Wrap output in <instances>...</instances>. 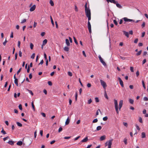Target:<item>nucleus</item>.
Wrapping results in <instances>:
<instances>
[{
  "label": "nucleus",
  "mask_w": 148,
  "mask_h": 148,
  "mask_svg": "<svg viewBox=\"0 0 148 148\" xmlns=\"http://www.w3.org/2000/svg\"><path fill=\"white\" fill-rule=\"evenodd\" d=\"M114 107L115 109L116 112L118 114L119 113V110L120 111L122 107L123 104V101L120 100L119 104V109L118 107V104L117 100L115 99H114Z\"/></svg>",
  "instance_id": "1"
},
{
  "label": "nucleus",
  "mask_w": 148,
  "mask_h": 148,
  "mask_svg": "<svg viewBox=\"0 0 148 148\" xmlns=\"http://www.w3.org/2000/svg\"><path fill=\"white\" fill-rule=\"evenodd\" d=\"M113 139H110L106 142L105 144L106 147L108 146V148H111Z\"/></svg>",
  "instance_id": "2"
},
{
  "label": "nucleus",
  "mask_w": 148,
  "mask_h": 148,
  "mask_svg": "<svg viewBox=\"0 0 148 148\" xmlns=\"http://www.w3.org/2000/svg\"><path fill=\"white\" fill-rule=\"evenodd\" d=\"M100 80L101 85L105 89L107 86L106 82L102 79H100Z\"/></svg>",
  "instance_id": "3"
},
{
  "label": "nucleus",
  "mask_w": 148,
  "mask_h": 148,
  "mask_svg": "<svg viewBox=\"0 0 148 148\" xmlns=\"http://www.w3.org/2000/svg\"><path fill=\"white\" fill-rule=\"evenodd\" d=\"M124 21L125 22H135V21L131 19H130L127 18V17H124L123 18Z\"/></svg>",
  "instance_id": "4"
},
{
  "label": "nucleus",
  "mask_w": 148,
  "mask_h": 148,
  "mask_svg": "<svg viewBox=\"0 0 148 148\" xmlns=\"http://www.w3.org/2000/svg\"><path fill=\"white\" fill-rule=\"evenodd\" d=\"M99 60L102 63V64L104 66H106V63L103 61V59L102 58L101 56L100 55H99Z\"/></svg>",
  "instance_id": "5"
},
{
  "label": "nucleus",
  "mask_w": 148,
  "mask_h": 148,
  "mask_svg": "<svg viewBox=\"0 0 148 148\" xmlns=\"http://www.w3.org/2000/svg\"><path fill=\"white\" fill-rule=\"evenodd\" d=\"M85 13L86 16L91 15L90 10L89 8L85 9Z\"/></svg>",
  "instance_id": "6"
},
{
  "label": "nucleus",
  "mask_w": 148,
  "mask_h": 148,
  "mask_svg": "<svg viewBox=\"0 0 148 148\" xmlns=\"http://www.w3.org/2000/svg\"><path fill=\"white\" fill-rule=\"evenodd\" d=\"M88 140V137H86L84 138L83 140H82L79 144H81L82 143L86 142Z\"/></svg>",
  "instance_id": "7"
},
{
  "label": "nucleus",
  "mask_w": 148,
  "mask_h": 148,
  "mask_svg": "<svg viewBox=\"0 0 148 148\" xmlns=\"http://www.w3.org/2000/svg\"><path fill=\"white\" fill-rule=\"evenodd\" d=\"M118 79L119 81L120 84L121 85V86L122 87H124V85L123 84V81H122L121 78L119 77H118Z\"/></svg>",
  "instance_id": "8"
},
{
  "label": "nucleus",
  "mask_w": 148,
  "mask_h": 148,
  "mask_svg": "<svg viewBox=\"0 0 148 148\" xmlns=\"http://www.w3.org/2000/svg\"><path fill=\"white\" fill-rule=\"evenodd\" d=\"M36 6L35 5H34L29 10L30 12L34 11L35 9Z\"/></svg>",
  "instance_id": "9"
},
{
  "label": "nucleus",
  "mask_w": 148,
  "mask_h": 148,
  "mask_svg": "<svg viewBox=\"0 0 148 148\" xmlns=\"http://www.w3.org/2000/svg\"><path fill=\"white\" fill-rule=\"evenodd\" d=\"M123 32L125 36L128 38L129 37V33L127 32H126L125 31H123Z\"/></svg>",
  "instance_id": "10"
},
{
  "label": "nucleus",
  "mask_w": 148,
  "mask_h": 148,
  "mask_svg": "<svg viewBox=\"0 0 148 148\" xmlns=\"http://www.w3.org/2000/svg\"><path fill=\"white\" fill-rule=\"evenodd\" d=\"M66 43L67 46L69 47L70 46V44L69 42V40L67 39H66Z\"/></svg>",
  "instance_id": "11"
},
{
  "label": "nucleus",
  "mask_w": 148,
  "mask_h": 148,
  "mask_svg": "<svg viewBox=\"0 0 148 148\" xmlns=\"http://www.w3.org/2000/svg\"><path fill=\"white\" fill-rule=\"evenodd\" d=\"M106 1L107 2H110L114 4L116 3V2H117V1H115V0H106Z\"/></svg>",
  "instance_id": "12"
},
{
  "label": "nucleus",
  "mask_w": 148,
  "mask_h": 148,
  "mask_svg": "<svg viewBox=\"0 0 148 148\" xmlns=\"http://www.w3.org/2000/svg\"><path fill=\"white\" fill-rule=\"evenodd\" d=\"M106 136L105 135H103L101 136L100 138V140L101 141H102L104 140L106 138Z\"/></svg>",
  "instance_id": "13"
},
{
  "label": "nucleus",
  "mask_w": 148,
  "mask_h": 148,
  "mask_svg": "<svg viewBox=\"0 0 148 148\" xmlns=\"http://www.w3.org/2000/svg\"><path fill=\"white\" fill-rule=\"evenodd\" d=\"M64 50L65 51H68L69 50V47L67 46L65 47L64 48Z\"/></svg>",
  "instance_id": "14"
},
{
  "label": "nucleus",
  "mask_w": 148,
  "mask_h": 148,
  "mask_svg": "<svg viewBox=\"0 0 148 148\" xmlns=\"http://www.w3.org/2000/svg\"><path fill=\"white\" fill-rule=\"evenodd\" d=\"M47 39H45L43 41L42 46L45 45L47 43Z\"/></svg>",
  "instance_id": "15"
},
{
  "label": "nucleus",
  "mask_w": 148,
  "mask_h": 148,
  "mask_svg": "<svg viewBox=\"0 0 148 148\" xmlns=\"http://www.w3.org/2000/svg\"><path fill=\"white\" fill-rule=\"evenodd\" d=\"M70 122V120L69 119V117H68L66 121L65 122V125H68Z\"/></svg>",
  "instance_id": "16"
},
{
  "label": "nucleus",
  "mask_w": 148,
  "mask_h": 148,
  "mask_svg": "<svg viewBox=\"0 0 148 148\" xmlns=\"http://www.w3.org/2000/svg\"><path fill=\"white\" fill-rule=\"evenodd\" d=\"M22 143V142L21 141H20L17 143L16 145L18 146H21Z\"/></svg>",
  "instance_id": "17"
},
{
  "label": "nucleus",
  "mask_w": 148,
  "mask_h": 148,
  "mask_svg": "<svg viewBox=\"0 0 148 148\" xmlns=\"http://www.w3.org/2000/svg\"><path fill=\"white\" fill-rule=\"evenodd\" d=\"M116 5V6L119 8H121L122 6H121L119 3H118L117 2H116V3H115Z\"/></svg>",
  "instance_id": "18"
},
{
  "label": "nucleus",
  "mask_w": 148,
  "mask_h": 148,
  "mask_svg": "<svg viewBox=\"0 0 148 148\" xmlns=\"http://www.w3.org/2000/svg\"><path fill=\"white\" fill-rule=\"evenodd\" d=\"M8 143L10 145H13L14 144V142L12 140H10L9 141Z\"/></svg>",
  "instance_id": "19"
},
{
  "label": "nucleus",
  "mask_w": 148,
  "mask_h": 148,
  "mask_svg": "<svg viewBox=\"0 0 148 148\" xmlns=\"http://www.w3.org/2000/svg\"><path fill=\"white\" fill-rule=\"evenodd\" d=\"M50 18L51 19V23L53 26H54V22H53V20L52 19V17H51V16H50Z\"/></svg>",
  "instance_id": "20"
},
{
  "label": "nucleus",
  "mask_w": 148,
  "mask_h": 148,
  "mask_svg": "<svg viewBox=\"0 0 148 148\" xmlns=\"http://www.w3.org/2000/svg\"><path fill=\"white\" fill-rule=\"evenodd\" d=\"M141 137L142 138H145V132H143L141 133Z\"/></svg>",
  "instance_id": "21"
},
{
  "label": "nucleus",
  "mask_w": 148,
  "mask_h": 148,
  "mask_svg": "<svg viewBox=\"0 0 148 148\" xmlns=\"http://www.w3.org/2000/svg\"><path fill=\"white\" fill-rule=\"evenodd\" d=\"M14 83L17 86H18V79L17 78H15L14 79Z\"/></svg>",
  "instance_id": "22"
},
{
  "label": "nucleus",
  "mask_w": 148,
  "mask_h": 148,
  "mask_svg": "<svg viewBox=\"0 0 148 148\" xmlns=\"http://www.w3.org/2000/svg\"><path fill=\"white\" fill-rule=\"evenodd\" d=\"M88 28H91V25L90 21H88Z\"/></svg>",
  "instance_id": "23"
},
{
  "label": "nucleus",
  "mask_w": 148,
  "mask_h": 148,
  "mask_svg": "<svg viewBox=\"0 0 148 148\" xmlns=\"http://www.w3.org/2000/svg\"><path fill=\"white\" fill-rule=\"evenodd\" d=\"M142 52V50L140 51L137 53H136V55L137 56H138L140 55L141 54Z\"/></svg>",
  "instance_id": "24"
},
{
  "label": "nucleus",
  "mask_w": 148,
  "mask_h": 148,
  "mask_svg": "<svg viewBox=\"0 0 148 148\" xmlns=\"http://www.w3.org/2000/svg\"><path fill=\"white\" fill-rule=\"evenodd\" d=\"M102 127L101 126H99L97 127L96 130L97 131H99L101 130Z\"/></svg>",
  "instance_id": "25"
},
{
  "label": "nucleus",
  "mask_w": 148,
  "mask_h": 148,
  "mask_svg": "<svg viewBox=\"0 0 148 148\" xmlns=\"http://www.w3.org/2000/svg\"><path fill=\"white\" fill-rule=\"evenodd\" d=\"M50 3L51 6H53L54 4L53 1L52 0H50L49 2Z\"/></svg>",
  "instance_id": "26"
},
{
  "label": "nucleus",
  "mask_w": 148,
  "mask_h": 148,
  "mask_svg": "<svg viewBox=\"0 0 148 148\" xmlns=\"http://www.w3.org/2000/svg\"><path fill=\"white\" fill-rule=\"evenodd\" d=\"M138 120L139 122L141 123H143L142 119L141 117H139Z\"/></svg>",
  "instance_id": "27"
},
{
  "label": "nucleus",
  "mask_w": 148,
  "mask_h": 148,
  "mask_svg": "<svg viewBox=\"0 0 148 148\" xmlns=\"http://www.w3.org/2000/svg\"><path fill=\"white\" fill-rule=\"evenodd\" d=\"M129 102L130 103L132 104L134 103V101L132 99H129Z\"/></svg>",
  "instance_id": "28"
},
{
  "label": "nucleus",
  "mask_w": 148,
  "mask_h": 148,
  "mask_svg": "<svg viewBox=\"0 0 148 148\" xmlns=\"http://www.w3.org/2000/svg\"><path fill=\"white\" fill-rule=\"evenodd\" d=\"M16 124L18 126H19V127H22V124L19 122H16Z\"/></svg>",
  "instance_id": "29"
},
{
  "label": "nucleus",
  "mask_w": 148,
  "mask_h": 148,
  "mask_svg": "<svg viewBox=\"0 0 148 148\" xmlns=\"http://www.w3.org/2000/svg\"><path fill=\"white\" fill-rule=\"evenodd\" d=\"M123 142L125 145H127V139L126 138H124Z\"/></svg>",
  "instance_id": "30"
},
{
  "label": "nucleus",
  "mask_w": 148,
  "mask_h": 148,
  "mask_svg": "<svg viewBox=\"0 0 148 148\" xmlns=\"http://www.w3.org/2000/svg\"><path fill=\"white\" fill-rule=\"evenodd\" d=\"M73 38L74 40V41L75 42L76 45H78V43L76 39L75 38V37H73Z\"/></svg>",
  "instance_id": "31"
},
{
  "label": "nucleus",
  "mask_w": 148,
  "mask_h": 148,
  "mask_svg": "<svg viewBox=\"0 0 148 148\" xmlns=\"http://www.w3.org/2000/svg\"><path fill=\"white\" fill-rule=\"evenodd\" d=\"M86 16L88 18V21H89L91 19V15H88Z\"/></svg>",
  "instance_id": "32"
},
{
  "label": "nucleus",
  "mask_w": 148,
  "mask_h": 148,
  "mask_svg": "<svg viewBox=\"0 0 148 148\" xmlns=\"http://www.w3.org/2000/svg\"><path fill=\"white\" fill-rule=\"evenodd\" d=\"M142 84L143 87H144V88L145 89L146 87L145 86V82H144V80H142Z\"/></svg>",
  "instance_id": "33"
},
{
  "label": "nucleus",
  "mask_w": 148,
  "mask_h": 148,
  "mask_svg": "<svg viewBox=\"0 0 148 148\" xmlns=\"http://www.w3.org/2000/svg\"><path fill=\"white\" fill-rule=\"evenodd\" d=\"M1 132L3 134H6L5 131L4 130L3 128L2 129Z\"/></svg>",
  "instance_id": "34"
},
{
  "label": "nucleus",
  "mask_w": 148,
  "mask_h": 148,
  "mask_svg": "<svg viewBox=\"0 0 148 148\" xmlns=\"http://www.w3.org/2000/svg\"><path fill=\"white\" fill-rule=\"evenodd\" d=\"M30 48L31 49H32L33 48V47H34V45L32 43H30Z\"/></svg>",
  "instance_id": "35"
},
{
  "label": "nucleus",
  "mask_w": 148,
  "mask_h": 148,
  "mask_svg": "<svg viewBox=\"0 0 148 148\" xmlns=\"http://www.w3.org/2000/svg\"><path fill=\"white\" fill-rule=\"evenodd\" d=\"M68 75L69 76H72L73 75L72 73L69 71L68 72Z\"/></svg>",
  "instance_id": "36"
},
{
  "label": "nucleus",
  "mask_w": 148,
  "mask_h": 148,
  "mask_svg": "<svg viewBox=\"0 0 148 148\" xmlns=\"http://www.w3.org/2000/svg\"><path fill=\"white\" fill-rule=\"evenodd\" d=\"M98 121V119H95L93 121H92V123H96Z\"/></svg>",
  "instance_id": "37"
},
{
  "label": "nucleus",
  "mask_w": 148,
  "mask_h": 148,
  "mask_svg": "<svg viewBox=\"0 0 148 148\" xmlns=\"http://www.w3.org/2000/svg\"><path fill=\"white\" fill-rule=\"evenodd\" d=\"M35 57V53H33L32 54L31 56V58L33 59Z\"/></svg>",
  "instance_id": "38"
},
{
  "label": "nucleus",
  "mask_w": 148,
  "mask_h": 148,
  "mask_svg": "<svg viewBox=\"0 0 148 148\" xmlns=\"http://www.w3.org/2000/svg\"><path fill=\"white\" fill-rule=\"evenodd\" d=\"M32 108H33V110L34 111H35V106H34V104H33V102L32 103Z\"/></svg>",
  "instance_id": "39"
},
{
  "label": "nucleus",
  "mask_w": 148,
  "mask_h": 148,
  "mask_svg": "<svg viewBox=\"0 0 148 148\" xmlns=\"http://www.w3.org/2000/svg\"><path fill=\"white\" fill-rule=\"evenodd\" d=\"M108 117L107 116H106L105 117H104L103 118V121H106L108 120Z\"/></svg>",
  "instance_id": "40"
},
{
  "label": "nucleus",
  "mask_w": 148,
  "mask_h": 148,
  "mask_svg": "<svg viewBox=\"0 0 148 148\" xmlns=\"http://www.w3.org/2000/svg\"><path fill=\"white\" fill-rule=\"evenodd\" d=\"M92 102V100L91 99H89L88 101V104H90Z\"/></svg>",
  "instance_id": "41"
},
{
  "label": "nucleus",
  "mask_w": 148,
  "mask_h": 148,
  "mask_svg": "<svg viewBox=\"0 0 148 148\" xmlns=\"http://www.w3.org/2000/svg\"><path fill=\"white\" fill-rule=\"evenodd\" d=\"M95 101L96 102H98L99 101V98L98 97H95Z\"/></svg>",
  "instance_id": "42"
},
{
  "label": "nucleus",
  "mask_w": 148,
  "mask_h": 148,
  "mask_svg": "<svg viewBox=\"0 0 148 148\" xmlns=\"http://www.w3.org/2000/svg\"><path fill=\"white\" fill-rule=\"evenodd\" d=\"M130 70L132 72H134V68H133V67H132V66L130 67Z\"/></svg>",
  "instance_id": "43"
},
{
  "label": "nucleus",
  "mask_w": 148,
  "mask_h": 148,
  "mask_svg": "<svg viewBox=\"0 0 148 148\" xmlns=\"http://www.w3.org/2000/svg\"><path fill=\"white\" fill-rule=\"evenodd\" d=\"M113 22H114V23L116 25H117V24H118V23H117V21H116V20H113Z\"/></svg>",
  "instance_id": "44"
},
{
  "label": "nucleus",
  "mask_w": 148,
  "mask_h": 148,
  "mask_svg": "<svg viewBox=\"0 0 148 148\" xmlns=\"http://www.w3.org/2000/svg\"><path fill=\"white\" fill-rule=\"evenodd\" d=\"M26 20L25 19H24L21 22V23H23L26 22Z\"/></svg>",
  "instance_id": "45"
},
{
  "label": "nucleus",
  "mask_w": 148,
  "mask_h": 148,
  "mask_svg": "<svg viewBox=\"0 0 148 148\" xmlns=\"http://www.w3.org/2000/svg\"><path fill=\"white\" fill-rule=\"evenodd\" d=\"M22 52L21 51H19V55L20 57H21L22 56Z\"/></svg>",
  "instance_id": "46"
},
{
  "label": "nucleus",
  "mask_w": 148,
  "mask_h": 148,
  "mask_svg": "<svg viewBox=\"0 0 148 148\" xmlns=\"http://www.w3.org/2000/svg\"><path fill=\"white\" fill-rule=\"evenodd\" d=\"M99 111L100 112H101L100 110L99 109L98 110H97V111L96 114V116H97L99 115V112H98Z\"/></svg>",
  "instance_id": "47"
},
{
  "label": "nucleus",
  "mask_w": 148,
  "mask_h": 148,
  "mask_svg": "<svg viewBox=\"0 0 148 148\" xmlns=\"http://www.w3.org/2000/svg\"><path fill=\"white\" fill-rule=\"evenodd\" d=\"M123 125L126 126V127H127L128 126V124L126 122H123Z\"/></svg>",
  "instance_id": "48"
},
{
  "label": "nucleus",
  "mask_w": 148,
  "mask_h": 148,
  "mask_svg": "<svg viewBox=\"0 0 148 148\" xmlns=\"http://www.w3.org/2000/svg\"><path fill=\"white\" fill-rule=\"evenodd\" d=\"M135 126L137 129L138 131H139L140 130V128L137 125H136Z\"/></svg>",
  "instance_id": "49"
},
{
  "label": "nucleus",
  "mask_w": 148,
  "mask_h": 148,
  "mask_svg": "<svg viewBox=\"0 0 148 148\" xmlns=\"http://www.w3.org/2000/svg\"><path fill=\"white\" fill-rule=\"evenodd\" d=\"M8 138H9V136H7L6 137L4 138H3V140L4 141H5L7 139H8Z\"/></svg>",
  "instance_id": "50"
},
{
  "label": "nucleus",
  "mask_w": 148,
  "mask_h": 148,
  "mask_svg": "<svg viewBox=\"0 0 148 148\" xmlns=\"http://www.w3.org/2000/svg\"><path fill=\"white\" fill-rule=\"evenodd\" d=\"M29 92L32 95H34V94L33 93V92H32V91H31V90H28Z\"/></svg>",
  "instance_id": "51"
},
{
  "label": "nucleus",
  "mask_w": 148,
  "mask_h": 148,
  "mask_svg": "<svg viewBox=\"0 0 148 148\" xmlns=\"http://www.w3.org/2000/svg\"><path fill=\"white\" fill-rule=\"evenodd\" d=\"M143 100L144 101H147L148 100V98L147 97H144L143 98Z\"/></svg>",
  "instance_id": "52"
},
{
  "label": "nucleus",
  "mask_w": 148,
  "mask_h": 148,
  "mask_svg": "<svg viewBox=\"0 0 148 148\" xmlns=\"http://www.w3.org/2000/svg\"><path fill=\"white\" fill-rule=\"evenodd\" d=\"M21 44V42L19 41H18V46L19 48L20 47V46Z\"/></svg>",
  "instance_id": "53"
},
{
  "label": "nucleus",
  "mask_w": 148,
  "mask_h": 148,
  "mask_svg": "<svg viewBox=\"0 0 148 148\" xmlns=\"http://www.w3.org/2000/svg\"><path fill=\"white\" fill-rule=\"evenodd\" d=\"M91 86V84L90 83H88L87 85V86L88 88H90Z\"/></svg>",
  "instance_id": "54"
},
{
  "label": "nucleus",
  "mask_w": 148,
  "mask_h": 148,
  "mask_svg": "<svg viewBox=\"0 0 148 148\" xmlns=\"http://www.w3.org/2000/svg\"><path fill=\"white\" fill-rule=\"evenodd\" d=\"M62 127H60L58 129V132H60L61 131H62Z\"/></svg>",
  "instance_id": "55"
},
{
  "label": "nucleus",
  "mask_w": 148,
  "mask_h": 148,
  "mask_svg": "<svg viewBox=\"0 0 148 148\" xmlns=\"http://www.w3.org/2000/svg\"><path fill=\"white\" fill-rule=\"evenodd\" d=\"M21 70V68L19 69L18 70L17 72V75L20 72Z\"/></svg>",
  "instance_id": "56"
},
{
  "label": "nucleus",
  "mask_w": 148,
  "mask_h": 148,
  "mask_svg": "<svg viewBox=\"0 0 148 148\" xmlns=\"http://www.w3.org/2000/svg\"><path fill=\"white\" fill-rule=\"evenodd\" d=\"M18 108H19V109L20 110H21L22 109V105L21 104H20L19 105V106H18Z\"/></svg>",
  "instance_id": "57"
},
{
  "label": "nucleus",
  "mask_w": 148,
  "mask_h": 148,
  "mask_svg": "<svg viewBox=\"0 0 148 148\" xmlns=\"http://www.w3.org/2000/svg\"><path fill=\"white\" fill-rule=\"evenodd\" d=\"M138 40V38H136L134 41V42L135 43H137Z\"/></svg>",
  "instance_id": "58"
},
{
  "label": "nucleus",
  "mask_w": 148,
  "mask_h": 148,
  "mask_svg": "<svg viewBox=\"0 0 148 148\" xmlns=\"http://www.w3.org/2000/svg\"><path fill=\"white\" fill-rule=\"evenodd\" d=\"M37 25V23L36 22H34V25L33 26L34 27H35Z\"/></svg>",
  "instance_id": "59"
},
{
  "label": "nucleus",
  "mask_w": 148,
  "mask_h": 148,
  "mask_svg": "<svg viewBox=\"0 0 148 148\" xmlns=\"http://www.w3.org/2000/svg\"><path fill=\"white\" fill-rule=\"evenodd\" d=\"M48 85L49 86H51L52 84L51 82V81H48Z\"/></svg>",
  "instance_id": "60"
},
{
  "label": "nucleus",
  "mask_w": 148,
  "mask_h": 148,
  "mask_svg": "<svg viewBox=\"0 0 148 148\" xmlns=\"http://www.w3.org/2000/svg\"><path fill=\"white\" fill-rule=\"evenodd\" d=\"M139 71H137L136 73V75L137 77H138V75H139Z\"/></svg>",
  "instance_id": "61"
},
{
  "label": "nucleus",
  "mask_w": 148,
  "mask_h": 148,
  "mask_svg": "<svg viewBox=\"0 0 148 148\" xmlns=\"http://www.w3.org/2000/svg\"><path fill=\"white\" fill-rule=\"evenodd\" d=\"M69 41L71 43L73 41H72V39L71 38V37H69Z\"/></svg>",
  "instance_id": "62"
},
{
  "label": "nucleus",
  "mask_w": 148,
  "mask_h": 148,
  "mask_svg": "<svg viewBox=\"0 0 148 148\" xmlns=\"http://www.w3.org/2000/svg\"><path fill=\"white\" fill-rule=\"evenodd\" d=\"M41 114L42 116L44 117H45L46 116V114H45L43 113V112H42L41 113Z\"/></svg>",
  "instance_id": "63"
},
{
  "label": "nucleus",
  "mask_w": 148,
  "mask_h": 148,
  "mask_svg": "<svg viewBox=\"0 0 148 148\" xmlns=\"http://www.w3.org/2000/svg\"><path fill=\"white\" fill-rule=\"evenodd\" d=\"M75 10L76 12H77L78 11V8H77V7L76 5H75Z\"/></svg>",
  "instance_id": "64"
}]
</instances>
